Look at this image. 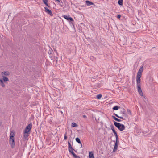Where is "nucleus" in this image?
<instances>
[{"label": "nucleus", "instance_id": "9d476101", "mask_svg": "<svg viewBox=\"0 0 158 158\" xmlns=\"http://www.w3.org/2000/svg\"><path fill=\"white\" fill-rule=\"evenodd\" d=\"M120 113L124 114V115L126 117L127 116V114L125 109L123 108H121V110L120 111Z\"/></svg>", "mask_w": 158, "mask_h": 158}, {"label": "nucleus", "instance_id": "a878e982", "mask_svg": "<svg viewBox=\"0 0 158 158\" xmlns=\"http://www.w3.org/2000/svg\"><path fill=\"white\" fill-rule=\"evenodd\" d=\"M48 2L47 0H43L44 3L48 7H49V6L47 3V2Z\"/></svg>", "mask_w": 158, "mask_h": 158}, {"label": "nucleus", "instance_id": "0eeeda50", "mask_svg": "<svg viewBox=\"0 0 158 158\" xmlns=\"http://www.w3.org/2000/svg\"><path fill=\"white\" fill-rule=\"evenodd\" d=\"M45 11L48 14L52 16L53 15V14L52 13L51 11L48 9L47 7H45Z\"/></svg>", "mask_w": 158, "mask_h": 158}, {"label": "nucleus", "instance_id": "aec40b11", "mask_svg": "<svg viewBox=\"0 0 158 158\" xmlns=\"http://www.w3.org/2000/svg\"><path fill=\"white\" fill-rule=\"evenodd\" d=\"M71 126L72 127H77L78 126V125L77 124L74 122H73L72 123Z\"/></svg>", "mask_w": 158, "mask_h": 158}, {"label": "nucleus", "instance_id": "9b49d317", "mask_svg": "<svg viewBox=\"0 0 158 158\" xmlns=\"http://www.w3.org/2000/svg\"><path fill=\"white\" fill-rule=\"evenodd\" d=\"M3 78L2 79H1L2 80L4 81L5 83H6L7 81H9V80L8 78L5 77L4 76H2Z\"/></svg>", "mask_w": 158, "mask_h": 158}, {"label": "nucleus", "instance_id": "ddd939ff", "mask_svg": "<svg viewBox=\"0 0 158 158\" xmlns=\"http://www.w3.org/2000/svg\"><path fill=\"white\" fill-rule=\"evenodd\" d=\"M4 82L1 79H0V85L2 87H5V84L4 83Z\"/></svg>", "mask_w": 158, "mask_h": 158}, {"label": "nucleus", "instance_id": "c85d7f7f", "mask_svg": "<svg viewBox=\"0 0 158 158\" xmlns=\"http://www.w3.org/2000/svg\"><path fill=\"white\" fill-rule=\"evenodd\" d=\"M127 113H128V114H129L130 115L131 114V111L130 110L128 109L127 110Z\"/></svg>", "mask_w": 158, "mask_h": 158}, {"label": "nucleus", "instance_id": "58836bf2", "mask_svg": "<svg viewBox=\"0 0 158 158\" xmlns=\"http://www.w3.org/2000/svg\"><path fill=\"white\" fill-rule=\"evenodd\" d=\"M60 112L61 113H62V114L63 113V112H62V111H61Z\"/></svg>", "mask_w": 158, "mask_h": 158}, {"label": "nucleus", "instance_id": "4be33fe9", "mask_svg": "<svg viewBox=\"0 0 158 158\" xmlns=\"http://www.w3.org/2000/svg\"><path fill=\"white\" fill-rule=\"evenodd\" d=\"M143 66H141L140 67L138 72H139V73H142V72L143 71Z\"/></svg>", "mask_w": 158, "mask_h": 158}, {"label": "nucleus", "instance_id": "f8f14e48", "mask_svg": "<svg viewBox=\"0 0 158 158\" xmlns=\"http://www.w3.org/2000/svg\"><path fill=\"white\" fill-rule=\"evenodd\" d=\"M10 73L8 71H4L1 72V74L3 76V75L5 76H9L10 75Z\"/></svg>", "mask_w": 158, "mask_h": 158}, {"label": "nucleus", "instance_id": "dca6fc26", "mask_svg": "<svg viewBox=\"0 0 158 158\" xmlns=\"http://www.w3.org/2000/svg\"><path fill=\"white\" fill-rule=\"evenodd\" d=\"M28 134L27 133H24V139L25 140L27 139V137L28 136Z\"/></svg>", "mask_w": 158, "mask_h": 158}, {"label": "nucleus", "instance_id": "7ed1b4c3", "mask_svg": "<svg viewBox=\"0 0 158 158\" xmlns=\"http://www.w3.org/2000/svg\"><path fill=\"white\" fill-rule=\"evenodd\" d=\"M113 122L115 126L120 131H122L125 129V126L123 124H121L114 121H113Z\"/></svg>", "mask_w": 158, "mask_h": 158}, {"label": "nucleus", "instance_id": "f03ea898", "mask_svg": "<svg viewBox=\"0 0 158 158\" xmlns=\"http://www.w3.org/2000/svg\"><path fill=\"white\" fill-rule=\"evenodd\" d=\"M68 145L69 151L71 154L73 155V157L74 158H81L78 156H77L73 152V151L74 150V149L72 147L71 143L69 141L68 142Z\"/></svg>", "mask_w": 158, "mask_h": 158}, {"label": "nucleus", "instance_id": "2eb2a0df", "mask_svg": "<svg viewBox=\"0 0 158 158\" xmlns=\"http://www.w3.org/2000/svg\"><path fill=\"white\" fill-rule=\"evenodd\" d=\"M112 118L113 119L115 120V121L119 122L121 121V120L120 119H118L117 118H116L114 116H112Z\"/></svg>", "mask_w": 158, "mask_h": 158}, {"label": "nucleus", "instance_id": "c756f323", "mask_svg": "<svg viewBox=\"0 0 158 158\" xmlns=\"http://www.w3.org/2000/svg\"><path fill=\"white\" fill-rule=\"evenodd\" d=\"M110 127H111V129L112 130H113L114 129V126L113 125H111L110 126Z\"/></svg>", "mask_w": 158, "mask_h": 158}, {"label": "nucleus", "instance_id": "f3484780", "mask_svg": "<svg viewBox=\"0 0 158 158\" xmlns=\"http://www.w3.org/2000/svg\"><path fill=\"white\" fill-rule=\"evenodd\" d=\"M120 108V107L118 106H115L113 108V110H118Z\"/></svg>", "mask_w": 158, "mask_h": 158}, {"label": "nucleus", "instance_id": "6e6552de", "mask_svg": "<svg viewBox=\"0 0 158 158\" xmlns=\"http://www.w3.org/2000/svg\"><path fill=\"white\" fill-rule=\"evenodd\" d=\"M117 141H116L115 143L114 146V148L113 152H115L117 150V148L118 146V143Z\"/></svg>", "mask_w": 158, "mask_h": 158}, {"label": "nucleus", "instance_id": "39448f33", "mask_svg": "<svg viewBox=\"0 0 158 158\" xmlns=\"http://www.w3.org/2000/svg\"><path fill=\"white\" fill-rule=\"evenodd\" d=\"M10 143L11 145V148H13L15 146V142L14 138H10L9 140Z\"/></svg>", "mask_w": 158, "mask_h": 158}, {"label": "nucleus", "instance_id": "e433bc0d", "mask_svg": "<svg viewBox=\"0 0 158 158\" xmlns=\"http://www.w3.org/2000/svg\"><path fill=\"white\" fill-rule=\"evenodd\" d=\"M2 124V123L0 122V126H1Z\"/></svg>", "mask_w": 158, "mask_h": 158}, {"label": "nucleus", "instance_id": "cd10ccee", "mask_svg": "<svg viewBox=\"0 0 158 158\" xmlns=\"http://www.w3.org/2000/svg\"><path fill=\"white\" fill-rule=\"evenodd\" d=\"M67 132H65L64 134V140H66L67 139Z\"/></svg>", "mask_w": 158, "mask_h": 158}, {"label": "nucleus", "instance_id": "4468645a", "mask_svg": "<svg viewBox=\"0 0 158 158\" xmlns=\"http://www.w3.org/2000/svg\"><path fill=\"white\" fill-rule=\"evenodd\" d=\"M76 141L78 143L81 144V146H82V143L81 141V140L78 137H77L75 139Z\"/></svg>", "mask_w": 158, "mask_h": 158}, {"label": "nucleus", "instance_id": "5701e85b", "mask_svg": "<svg viewBox=\"0 0 158 158\" xmlns=\"http://www.w3.org/2000/svg\"><path fill=\"white\" fill-rule=\"evenodd\" d=\"M116 138V141H118V138L116 132L114 133Z\"/></svg>", "mask_w": 158, "mask_h": 158}, {"label": "nucleus", "instance_id": "1a4fd4ad", "mask_svg": "<svg viewBox=\"0 0 158 158\" xmlns=\"http://www.w3.org/2000/svg\"><path fill=\"white\" fill-rule=\"evenodd\" d=\"M85 3L88 6H90V5H91L95 6V5L94 4V3L88 0H86L85 1Z\"/></svg>", "mask_w": 158, "mask_h": 158}, {"label": "nucleus", "instance_id": "2f4dec72", "mask_svg": "<svg viewBox=\"0 0 158 158\" xmlns=\"http://www.w3.org/2000/svg\"><path fill=\"white\" fill-rule=\"evenodd\" d=\"M121 17V15H118L117 16V18L118 19H120Z\"/></svg>", "mask_w": 158, "mask_h": 158}, {"label": "nucleus", "instance_id": "c9c22d12", "mask_svg": "<svg viewBox=\"0 0 158 158\" xmlns=\"http://www.w3.org/2000/svg\"><path fill=\"white\" fill-rule=\"evenodd\" d=\"M55 52L57 53V51L56 50H55Z\"/></svg>", "mask_w": 158, "mask_h": 158}, {"label": "nucleus", "instance_id": "393cba45", "mask_svg": "<svg viewBox=\"0 0 158 158\" xmlns=\"http://www.w3.org/2000/svg\"><path fill=\"white\" fill-rule=\"evenodd\" d=\"M114 115L117 117L119 118H121V119H125L123 117H121V116H119L117 114H115V113H114Z\"/></svg>", "mask_w": 158, "mask_h": 158}, {"label": "nucleus", "instance_id": "f704fd0d", "mask_svg": "<svg viewBox=\"0 0 158 158\" xmlns=\"http://www.w3.org/2000/svg\"><path fill=\"white\" fill-rule=\"evenodd\" d=\"M83 117L84 118H86V116L85 115H83Z\"/></svg>", "mask_w": 158, "mask_h": 158}, {"label": "nucleus", "instance_id": "4c0bfd02", "mask_svg": "<svg viewBox=\"0 0 158 158\" xmlns=\"http://www.w3.org/2000/svg\"><path fill=\"white\" fill-rule=\"evenodd\" d=\"M56 59H57V57H56ZM57 59L56 60V62H57Z\"/></svg>", "mask_w": 158, "mask_h": 158}, {"label": "nucleus", "instance_id": "20e7f679", "mask_svg": "<svg viewBox=\"0 0 158 158\" xmlns=\"http://www.w3.org/2000/svg\"><path fill=\"white\" fill-rule=\"evenodd\" d=\"M32 127L31 123L29 124L26 127L24 130V133L28 134L30 132Z\"/></svg>", "mask_w": 158, "mask_h": 158}, {"label": "nucleus", "instance_id": "473e14b6", "mask_svg": "<svg viewBox=\"0 0 158 158\" xmlns=\"http://www.w3.org/2000/svg\"><path fill=\"white\" fill-rule=\"evenodd\" d=\"M56 1L58 2L59 3L60 2V1H61V2L62 3V1L61 0H56Z\"/></svg>", "mask_w": 158, "mask_h": 158}, {"label": "nucleus", "instance_id": "6ab92c4d", "mask_svg": "<svg viewBox=\"0 0 158 158\" xmlns=\"http://www.w3.org/2000/svg\"><path fill=\"white\" fill-rule=\"evenodd\" d=\"M89 158H94V154L93 152H90L89 154Z\"/></svg>", "mask_w": 158, "mask_h": 158}, {"label": "nucleus", "instance_id": "412c9836", "mask_svg": "<svg viewBox=\"0 0 158 158\" xmlns=\"http://www.w3.org/2000/svg\"><path fill=\"white\" fill-rule=\"evenodd\" d=\"M123 0H118V3L119 5L121 6H122L123 4Z\"/></svg>", "mask_w": 158, "mask_h": 158}, {"label": "nucleus", "instance_id": "bb28decb", "mask_svg": "<svg viewBox=\"0 0 158 158\" xmlns=\"http://www.w3.org/2000/svg\"><path fill=\"white\" fill-rule=\"evenodd\" d=\"M102 96V94H98L97 95L96 97H97V99H100L101 98Z\"/></svg>", "mask_w": 158, "mask_h": 158}, {"label": "nucleus", "instance_id": "b1692460", "mask_svg": "<svg viewBox=\"0 0 158 158\" xmlns=\"http://www.w3.org/2000/svg\"><path fill=\"white\" fill-rule=\"evenodd\" d=\"M116 138V141H118V138L116 132L114 133Z\"/></svg>", "mask_w": 158, "mask_h": 158}, {"label": "nucleus", "instance_id": "7c9ffc66", "mask_svg": "<svg viewBox=\"0 0 158 158\" xmlns=\"http://www.w3.org/2000/svg\"><path fill=\"white\" fill-rule=\"evenodd\" d=\"M90 59L91 60L93 61L94 60V57L93 56H91L90 57Z\"/></svg>", "mask_w": 158, "mask_h": 158}, {"label": "nucleus", "instance_id": "f257e3e1", "mask_svg": "<svg viewBox=\"0 0 158 158\" xmlns=\"http://www.w3.org/2000/svg\"><path fill=\"white\" fill-rule=\"evenodd\" d=\"M142 73L138 72L136 76V81L138 91L141 96H143V94L141 88V79Z\"/></svg>", "mask_w": 158, "mask_h": 158}, {"label": "nucleus", "instance_id": "a211bd4d", "mask_svg": "<svg viewBox=\"0 0 158 158\" xmlns=\"http://www.w3.org/2000/svg\"><path fill=\"white\" fill-rule=\"evenodd\" d=\"M15 135V133L14 132H11L10 135V138H14V136Z\"/></svg>", "mask_w": 158, "mask_h": 158}, {"label": "nucleus", "instance_id": "423d86ee", "mask_svg": "<svg viewBox=\"0 0 158 158\" xmlns=\"http://www.w3.org/2000/svg\"><path fill=\"white\" fill-rule=\"evenodd\" d=\"M62 16L65 19L68 21H73V19L72 17H69V15H64Z\"/></svg>", "mask_w": 158, "mask_h": 158}, {"label": "nucleus", "instance_id": "72a5a7b5", "mask_svg": "<svg viewBox=\"0 0 158 158\" xmlns=\"http://www.w3.org/2000/svg\"><path fill=\"white\" fill-rule=\"evenodd\" d=\"M112 130L113 132L114 133H115V132H116L115 131V129H114V130Z\"/></svg>", "mask_w": 158, "mask_h": 158}]
</instances>
